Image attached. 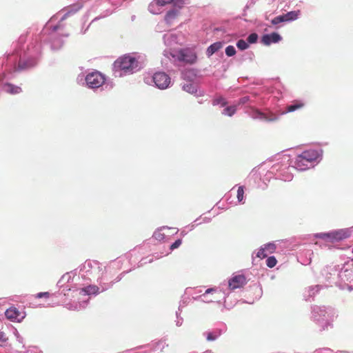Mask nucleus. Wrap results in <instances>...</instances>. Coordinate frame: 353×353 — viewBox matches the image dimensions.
I'll list each match as a JSON object with an SVG mask.
<instances>
[{"label": "nucleus", "mask_w": 353, "mask_h": 353, "mask_svg": "<svg viewBox=\"0 0 353 353\" xmlns=\"http://www.w3.org/2000/svg\"><path fill=\"white\" fill-rule=\"evenodd\" d=\"M154 1L161 7L172 3L174 7H177L179 9L190 3V0H154Z\"/></svg>", "instance_id": "nucleus-17"}, {"label": "nucleus", "mask_w": 353, "mask_h": 353, "mask_svg": "<svg viewBox=\"0 0 353 353\" xmlns=\"http://www.w3.org/2000/svg\"><path fill=\"white\" fill-rule=\"evenodd\" d=\"M255 3H256V0H249L247 2L243 11L245 12V10L247 9H249L250 8L252 7L255 4Z\"/></svg>", "instance_id": "nucleus-44"}, {"label": "nucleus", "mask_w": 353, "mask_h": 353, "mask_svg": "<svg viewBox=\"0 0 353 353\" xmlns=\"http://www.w3.org/2000/svg\"><path fill=\"white\" fill-rule=\"evenodd\" d=\"M114 87L112 80L106 79L101 72L94 70L90 72V89L94 92L109 91Z\"/></svg>", "instance_id": "nucleus-7"}, {"label": "nucleus", "mask_w": 353, "mask_h": 353, "mask_svg": "<svg viewBox=\"0 0 353 353\" xmlns=\"http://www.w3.org/2000/svg\"><path fill=\"white\" fill-rule=\"evenodd\" d=\"M302 107H303V103L299 101L293 102L292 104H290L286 107L285 111H284L282 114L294 112L296 110L301 108Z\"/></svg>", "instance_id": "nucleus-25"}, {"label": "nucleus", "mask_w": 353, "mask_h": 353, "mask_svg": "<svg viewBox=\"0 0 353 353\" xmlns=\"http://www.w3.org/2000/svg\"><path fill=\"white\" fill-rule=\"evenodd\" d=\"M183 90L194 94L196 97H201L204 95L203 91H198V87L192 83H185L182 86Z\"/></svg>", "instance_id": "nucleus-19"}, {"label": "nucleus", "mask_w": 353, "mask_h": 353, "mask_svg": "<svg viewBox=\"0 0 353 353\" xmlns=\"http://www.w3.org/2000/svg\"><path fill=\"white\" fill-rule=\"evenodd\" d=\"M340 266H328L325 268L322 271V275L325 278L327 285H335L338 287V281H339Z\"/></svg>", "instance_id": "nucleus-11"}, {"label": "nucleus", "mask_w": 353, "mask_h": 353, "mask_svg": "<svg viewBox=\"0 0 353 353\" xmlns=\"http://www.w3.org/2000/svg\"><path fill=\"white\" fill-rule=\"evenodd\" d=\"M148 10L154 14H158L161 12V6H159L154 1L150 3Z\"/></svg>", "instance_id": "nucleus-28"}, {"label": "nucleus", "mask_w": 353, "mask_h": 353, "mask_svg": "<svg viewBox=\"0 0 353 353\" xmlns=\"http://www.w3.org/2000/svg\"><path fill=\"white\" fill-rule=\"evenodd\" d=\"M274 163L268 171L267 176H274L283 181H290L293 179L292 171L295 170L293 160L288 154H278L274 158Z\"/></svg>", "instance_id": "nucleus-2"}, {"label": "nucleus", "mask_w": 353, "mask_h": 353, "mask_svg": "<svg viewBox=\"0 0 353 353\" xmlns=\"http://www.w3.org/2000/svg\"><path fill=\"white\" fill-rule=\"evenodd\" d=\"M263 247L269 253H273L276 248V246L274 243H268L263 245Z\"/></svg>", "instance_id": "nucleus-36"}, {"label": "nucleus", "mask_w": 353, "mask_h": 353, "mask_svg": "<svg viewBox=\"0 0 353 353\" xmlns=\"http://www.w3.org/2000/svg\"><path fill=\"white\" fill-rule=\"evenodd\" d=\"M338 287L341 290H353V265L340 268Z\"/></svg>", "instance_id": "nucleus-8"}, {"label": "nucleus", "mask_w": 353, "mask_h": 353, "mask_svg": "<svg viewBox=\"0 0 353 353\" xmlns=\"http://www.w3.org/2000/svg\"><path fill=\"white\" fill-rule=\"evenodd\" d=\"M227 104V101L225 99L221 97L215 98L212 101V105H220L221 107H224Z\"/></svg>", "instance_id": "nucleus-31"}, {"label": "nucleus", "mask_w": 353, "mask_h": 353, "mask_svg": "<svg viewBox=\"0 0 353 353\" xmlns=\"http://www.w3.org/2000/svg\"><path fill=\"white\" fill-rule=\"evenodd\" d=\"M179 8L175 7L166 12L164 20L168 25L171 26L179 14Z\"/></svg>", "instance_id": "nucleus-18"}, {"label": "nucleus", "mask_w": 353, "mask_h": 353, "mask_svg": "<svg viewBox=\"0 0 353 353\" xmlns=\"http://www.w3.org/2000/svg\"><path fill=\"white\" fill-rule=\"evenodd\" d=\"M111 13H112V11H110V10H108V9H107V10H105V13L104 14H103V15H100V16H99V17H95V18L92 21V22H94V21H95L98 20L99 19L103 18V17H106V16H108V15H110Z\"/></svg>", "instance_id": "nucleus-45"}, {"label": "nucleus", "mask_w": 353, "mask_h": 353, "mask_svg": "<svg viewBox=\"0 0 353 353\" xmlns=\"http://www.w3.org/2000/svg\"><path fill=\"white\" fill-rule=\"evenodd\" d=\"M3 89L6 92L12 94H19L21 92V88L20 87L16 86L11 83L5 84Z\"/></svg>", "instance_id": "nucleus-24"}, {"label": "nucleus", "mask_w": 353, "mask_h": 353, "mask_svg": "<svg viewBox=\"0 0 353 353\" xmlns=\"http://www.w3.org/2000/svg\"><path fill=\"white\" fill-rule=\"evenodd\" d=\"M164 44L167 46H172L178 43V35L176 33L168 32L163 37Z\"/></svg>", "instance_id": "nucleus-21"}, {"label": "nucleus", "mask_w": 353, "mask_h": 353, "mask_svg": "<svg viewBox=\"0 0 353 353\" xmlns=\"http://www.w3.org/2000/svg\"><path fill=\"white\" fill-rule=\"evenodd\" d=\"M225 332L226 326L225 325H222L203 332L202 333V336L208 342H213L216 341Z\"/></svg>", "instance_id": "nucleus-13"}, {"label": "nucleus", "mask_w": 353, "mask_h": 353, "mask_svg": "<svg viewBox=\"0 0 353 353\" xmlns=\"http://www.w3.org/2000/svg\"><path fill=\"white\" fill-rule=\"evenodd\" d=\"M200 292H201V290H197V292H196V293H200Z\"/></svg>", "instance_id": "nucleus-57"}, {"label": "nucleus", "mask_w": 353, "mask_h": 353, "mask_svg": "<svg viewBox=\"0 0 353 353\" xmlns=\"http://www.w3.org/2000/svg\"><path fill=\"white\" fill-rule=\"evenodd\" d=\"M313 353H334V352L329 347H323L315 350Z\"/></svg>", "instance_id": "nucleus-40"}, {"label": "nucleus", "mask_w": 353, "mask_h": 353, "mask_svg": "<svg viewBox=\"0 0 353 353\" xmlns=\"http://www.w3.org/2000/svg\"><path fill=\"white\" fill-rule=\"evenodd\" d=\"M199 219H195L194 222L196 223L199 221Z\"/></svg>", "instance_id": "nucleus-59"}, {"label": "nucleus", "mask_w": 353, "mask_h": 353, "mask_svg": "<svg viewBox=\"0 0 353 353\" xmlns=\"http://www.w3.org/2000/svg\"><path fill=\"white\" fill-rule=\"evenodd\" d=\"M236 198L238 203L240 204H243L245 203L244 200V186L239 185L238 187Z\"/></svg>", "instance_id": "nucleus-27"}, {"label": "nucleus", "mask_w": 353, "mask_h": 353, "mask_svg": "<svg viewBox=\"0 0 353 353\" xmlns=\"http://www.w3.org/2000/svg\"><path fill=\"white\" fill-rule=\"evenodd\" d=\"M68 14H65V15L61 18V21H60V22H59V23L58 25H57V26H52V27L51 28H52V30L53 32H56V31H57L59 29H60V28H61V22L63 19H65V17H66V16H67Z\"/></svg>", "instance_id": "nucleus-43"}, {"label": "nucleus", "mask_w": 353, "mask_h": 353, "mask_svg": "<svg viewBox=\"0 0 353 353\" xmlns=\"http://www.w3.org/2000/svg\"><path fill=\"white\" fill-rule=\"evenodd\" d=\"M313 236L316 239H321L326 242L334 243L349 237L350 232L347 229H340L328 232L315 233Z\"/></svg>", "instance_id": "nucleus-9"}, {"label": "nucleus", "mask_w": 353, "mask_h": 353, "mask_svg": "<svg viewBox=\"0 0 353 353\" xmlns=\"http://www.w3.org/2000/svg\"><path fill=\"white\" fill-rule=\"evenodd\" d=\"M181 234H182L183 236H184V235H185V234H186V232H185L184 230H183V231H181Z\"/></svg>", "instance_id": "nucleus-55"}, {"label": "nucleus", "mask_w": 353, "mask_h": 353, "mask_svg": "<svg viewBox=\"0 0 353 353\" xmlns=\"http://www.w3.org/2000/svg\"><path fill=\"white\" fill-rule=\"evenodd\" d=\"M223 47V43L221 41L215 42L211 44L206 50V55L210 57L214 53L217 52Z\"/></svg>", "instance_id": "nucleus-22"}, {"label": "nucleus", "mask_w": 353, "mask_h": 353, "mask_svg": "<svg viewBox=\"0 0 353 353\" xmlns=\"http://www.w3.org/2000/svg\"><path fill=\"white\" fill-rule=\"evenodd\" d=\"M258 34L255 32L254 33H251L250 34L248 35V38H247V41L248 42V43H256L257 40H258Z\"/></svg>", "instance_id": "nucleus-35"}, {"label": "nucleus", "mask_w": 353, "mask_h": 353, "mask_svg": "<svg viewBox=\"0 0 353 353\" xmlns=\"http://www.w3.org/2000/svg\"><path fill=\"white\" fill-rule=\"evenodd\" d=\"M277 261L274 256L268 257L266 260V265L268 268H272L276 265Z\"/></svg>", "instance_id": "nucleus-34"}, {"label": "nucleus", "mask_w": 353, "mask_h": 353, "mask_svg": "<svg viewBox=\"0 0 353 353\" xmlns=\"http://www.w3.org/2000/svg\"><path fill=\"white\" fill-rule=\"evenodd\" d=\"M165 227H163L162 228L155 231L153 234V237L155 239H157V241H163L165 239V234L161 232V230L165 229Z\"/></svg>", "instance_id": "nucleus-32"}, {"label": "nucleus", "mask_w": 353, "mask_h": 353, "mask_svg": "<svg viewBox=\"0 0 353 353\" xmlns=\"http://www.w3.org/2000/svg\"><path fill=\"white\" fill-rule=\"evenodd\" d=\"M283 22H286L283 14H281V15H279V16H276V17H275L274 18H273L271 20V23L273 26H277L279 23H283Z\"/></svg>", "instance_id": "nucleus-30"}, {"label": "nucleus", "mask_w": 353, "mask_h": 353, "mask_svg": "<svg viewBox=\"0 0 353 353\" xmlns=\"http://www.w3.org/2000/svg\"><path fill=\"white\" fill-rule=\"evenodd\" d=\"M247 283V280L243 274H237L233 276L228 281V285L222 283L219 287L207 289L205 292L197 296H194V300L201 301L204 303L222 301L226 305V299L229 296L230 291L243 287Z\"/></svg>", "instance_id": "nucleus-1"}, {"label": "nucleus", "mask_w": 353, "mask_h": 353, "mask_svg": "<svg viewBox=\"0 0 353 353\" xmlns=\"http://www.w3.org/2000/svg\"><path fill=\"white\" fill-rule=\"evenodd\" d=\"M88 290L86 288H82L79 292L80 294L86 295L88 294Z\"/></svg>", "instance_id": "nucleus-49"}, {"label": "nucleus", "mask_w": 353, "mask_h": 353, "mask_svg": "<svg viewBox=\"0 0 353 353\" xmlns=\"http://www.w3.org/2000/svg\"><path fill=\"white\" fill-rule=\"evenodd\" d=\"M132 253H129L126 255V259H129V260L130 261L131 260V258H130V256H132Z\"/></svg>", "instance_id": "nucleus-52"}, {"label": "nucleus", "mask_w": 353, "mask_h": 353, "mask_svg": "<svg viewBox=\"0 0 353 353\" xmlns=\"http://www.w3.org/2000/svg\"><path fill=\"white\" fill-rule=\"evenodd\" d=\"M182 243V240L179 239L177 240H176L170 246V250L172 251V250H174V249H176L178 248Z\"/></svg>", "instance_id": "nucleus-41"}, {"label": "nucleus", "mask_w": 353, "mask_h": 353, "mask_svg": "<svg viewBox=\"0 0 353 353\" xmlns=\"http://www.w3.org/2000/svg\"><path fill=\"white\" fill-rule=\"evenodd\" d=\"M85 83L88 85V74L85 76Z\"/></svg>", "instance_id": "nucleus-53"}, {"label": "nucleus", "mask_w": 353, "mask_h": 353, "mask_svg": "<svg viewBox=\"0 0 353 353\" xmlns=\"http://www.w3.org/2000/svg\"><path fill=\"white\" fill-rule=\"evenodd\" d=\"M300 13V10H298L288 12L286 14H283V15L285 17L286 22H292L296 20L299 18Z\"/></svg>", "instance_id": "nucleus-23"}, {"label": "nucleus", "mask_w": 353, "mask_h": 353, "mask_svg": "<svg viewBox=\"0 0 353 353\" xmlns=\"http://www.w3.org/2000/svg\"><path fill=\"white\" fill-rule=\"evenodd\" d=\"M336 316V310L331 306L314 305L311 307V319L322 331L332 327V322Z\"/></svg>", "instance_id": "nucleus-5"}, {"label": "nucleus", "mask_w": 353, "mask_h": 353, "mask_svg": "<svg viewBox=\"0 0 353 353\" xmlns=\"http://www.w3.org/2000/svg\"><path fill=\"white\" fill-rule=\"evenodd\" d=\"M236 46L239 50H244L249 48V43L243 39H239L236 42Z\"/></svg>", "instance_id": "nucleus-33"}, {"label": "nucleus", "mask_w": 353, "mask_h": 353, "mask_svg": "<svg viewBox=\"0 0 353 353\" xmlns=\"http://www.w3.org/2000/svg\"><path fill=\"white\" fill-rule=\"evenodd\" d=\"M199 103L201 104V103H203V101L202 100L199 101Z\"/></svg>", "instance_id": "nucleus-58"}, {"label": "nucleus", "mask_w": 353, "mask_h": 353, "mask_svg": "<svg viewBox=\"0 0 353 353\" xmlns=\"http://www.w3.org/2000/svg\"><path fill=\"white\" fill-rule=\"evenodd\" d=\"M265 249L263 246H261L258 252L256 254V257L260 258V259H264L267 257V254L265 253Z\"/></svg>", "instance_id": "nucleus-38"}, {"label": "nucleus", "mask_w": 353, "mask_h": 353, "mask_svg": "<svg viewBox=\"0 0 353 353\" xmlns=\"http://www.w3.org/2000/svg\"><path fill=\"white\" fill-rule=\"evenodd\" d=\"M19 67L20 68V69H23V67H21L20 64L19 65Z\"/></svg>", "instance_id": "nucleus-60"}, {"label": "nucleus", "mask_w": 353, "mask_h": 353, "mask_svg": "<svg viewBox=\"0 0 353 353\" xmlns=\"http://www.w3.org/2000/svg\"><path fill=\"white\" fill-rule=\"evenodd\" d=\"M185 305V302L180 303L178 310L176 312V320L175 321L176 325L177 327H180L182 325L183 322V319L180 316L181 312L182 311V307Z\"/></svg>", "instance_id": "nucleus-26"}, {"label": "nucleus", "mask_w": 353, "mask_h": 353, "mask_svg": "<svg viewBox=\"0 0 353 353\" xmlns=\"http://www.w3.org/2000/svg\"><path fill=\"white\" fill-rule=\"evenodd\" d=\"M172 55L179 61L188 63H194L197 59L196 52L191 48L180 49L175 51Z\"/></svg>", "instance_id": "nucleus-10"}, {"label": "nucleus", "mask_w": 353, "mask_h": 353, "mask_svg": "<svg viewBox=\"0 0 353 353\" xmlns=\"http://www.w3.org/2000/svg\"><path fill=\"white\" fill-rule=\"evenodd\" d=\"M129 271H124L120 274L114 281L109 282V279L104 275L103 266L97 261H90V274L97 276L98 285L90 284V296L97 295L110 288L113 283L121 280L123 275Z\"/></svg>", "instance_id": "nucleus-4"}, {"label": "nucleus", "mask_w": 353, "mask_h": 353, "mask_svg": "<svg viewBox=\"0 0 353 353\" xmlns=\"http://www.w3.org/2000/svg\"><path fill=\"white\" fill-rule=\"evenodd\" d=\"M122 263V259H119L118 260L113 261L110 265L109 266V269H119L121 268V264Z\"/></svg>", "instance_id": "nucleus-39"}, {"label": "nucleus", "mask_w": 353, "mask_h": 353, "mask_svg": "<svg viewBox=\"0 0 353 353\" xmlns=\"http://www.w3.org/2000/svg\"><path fill=\"white\" fill-rule=\"evenodd\" d=\"M253 119H260L265 121L273 122L279 119V115L268 111L266 112H261L259 110H253L251 114Z\"/></svg>", "instance_id": "nucleus-14"}, {"label": "nucleus", "mask_w": 353, "mask_h": 353, "mask_svg": "<svg viewBox=\"0 0 353 353\" xmlns=\"http://www.w3.org/2000/svg\"><path fill=\"white\" fill-rule=\"evenodd\" d=\"M190 290H191V288H186L185 293H189Z\"/></svg>", "instance_id": "nucleus-56"}, {"label": "nucleus", "mask_w": 353, "mask_h": 353, "mask_svg": "<svg viewBox=\"0 0 353 353\" xmlns=\"http://www.w3.org/2000/svg\"><path fill=\"white\" fill-rule=\"evenodd\" d=\"M36 297L38 298V299L43 298V297L49 298L50 297V293L48 292H39V293L37 294Z\"/></svg>", "instance_id": "nucleus-46"}, {"label": "nucleus", "mask_w": 353, "mask_h": 353, "mask_svg": "<svg viewBox=\"0 0 353 353\" xmlns=\"http://www.w3.org/2000/svg\"><path fill=\"white\" fill-rule=\"evenodd\" d=\"M282 40V37L277 32L265 34L261 37V42L265 46H270L272 43H277Z\"/></svg>", "instance_id": "nucleus-16"}, {"label": "nucleus", "mask_w": 353, "mask_h": 353, "mask_svg": "<svg viewBox=\"0 0 353 353\" xmlns=\"http://www.w3.org/2000/svg\"><path fill=\"white\" fill-rule=\"evenodd\" d=\"M323 153V150L321 148L304 150L293 161L295 170L305 171L314 168L321 161Z\"/></svg>", "instance_id": "nucleus-6"}, {"label": "nucleus", "mask_w": 353, "mask_h": 353, "mask_svg": "<svg viewBox=\"0 0 353 353\" xmlns=\"http://www.w3.org/2000/svg\"><path fill=\"white\" fill-rule=\"evenodd\" d=\"M5 315L8 319L17 322H21L25 318V314L19 312L14 307H11L6 310Z\"/></svg>", "instance_id": "nucleus-15"}, {"label": "nucleus", "mask_w": 353, "mask_h": 353, "mask_svg": "<svg viewBox=\"0 0 353 353\" xmlns=\"http://www.w3.org/2000/svg\"><path fill=\"white\" fill-rule=\"evenodd\" d=\"M188 227H190V230H192L194 228L195 225L192 224L191 225H189Z\"/></svg>", "instance_id": "nucleus-54"}, {"label": "nucleus", "mask_w": 353, "mask_h": 353, "mask_svg": "<svg viewBox=\"0 0 353 353\" xmlns=\"http://www.w3.org/2000/svg\"><path fill=\"white\" fill-rule=\"evenodd\" d=\"M321 289V285H316L314 286H310L307 289L305 290L303 294V296L305 301H310L316 294H317L320 290Z\"/></svg>", "instance_id": "nucleus-20"}, {"label": "nucleus", "mask_w": 353, "mask_h": 353, "mask_svg": "<svg viewBox=\"0 0 353 353\" xmlns=\"http://www.w3.org/2000/svg\"><path fill=\"white\" fill-rule=\"evenodd\" d=\"M152 261H153V259H150L148 261H146V259H142L141 261H140L141 264L139 265L138 266L140 267V266L143 265V264H145L147 263H151V262H152Z\"/></svg>", "instance_id": "nucleus-48"}, {"label": "nucleus", "mask_w": 353, "mask_h": 353, "mask_svg": "<svg viewBox=\"0 0 353 353\" xmlns=\"http://www.w3.org/2000/svg\"><path fill=\"white\" fill-rule=\"evenodd\" d=\"M152 81L157 88L160 90H165L172 85V81L170 76L164 72H157L152 76Z\"/></svg>", "instance_id": "nucleus-12"}, {"label": "nucleus", "mask_w": 353, "mask_h": 353, "mask_svg": "<svg viewBox=\"0 0 353 353\" xmlns=\"http://www.w3.org/2000/svg\"><path fill=\"white\" fill-rule=\"evenodd\" d=\"M8 338L7 337L6 334L3 332H0V341L5 343L8 341Z\"/></svg>", "instance_id": "nucleus-47"}, {"label": "nucleus", "mask_w": 353, "mask_h": 353, "mask_svg": "<svg viewBox=\"0 0 353 353\" xmlns=\"http://www.w3.org/2000/svg\"><path fill=\"white\" fill-rule=\"evenodd\" d=\"M210 221H211L210 218L204 217L203 219V222H204V223H209V222H210Z\"/></svg>", "instance_id": "nucleus-50"}, {"label": "nucleus", "mask_w": 353, "mask_h": 353, "mask_svg": "<svg viewBox=\"0 0 353 353\" xmlns=\"http://www.w3.org/2000/svg\"><path fill=\"white\" fill-rule=\"evenodd\" d=\"M236 112V107L234 105L228 106L222 111V114L228 117L233 116Z\"/></svg>", "instance_id": "nucleus-29"}, {"label": "nucleus", "mask_w": 353, "mask_h": 353, "mask_svg": "<svg viewBox=\"0 0 353 353\" xmlns=\"http://www.w3.org/2000/svg\"><path fill=\"white\" fill-rule=\"evenodd\" d=\"M143 61L144 58L140 55L125 54L114 62V75L121 77L135 73L143 67Z\"/></svg>", "instance_id": "nucleus-3"}, {"label": "nucleus", "mask_w": 353, "mask_h": 353, "mask_svg": "<svg viewBox=\"0 0 353 353\" xmlns=\"http://www.w3.org/2000/svg\"><path fill=\"white\" fill-rule=\"evenodd\" d=\"M156 30L158 31V32H161V24L160 23H159L157 26Z\"/></svg>", "instance_id": "nucleus-51"}, {"label": "nucleus", "mask_w": 353, "mask_h": 353, "mask_svg": "<svg viewBox=\"0 0 353 353\" xmlns=\"http://www.w3.org/2000/svg\"><path fill=\"white\" fill-rule=\"evenodd\" d=\"M225 52L228 57H232L236 54V50L233 46H227Z\"/></svg>", "instance_id": "nucleus-37"}, {"label": "nucleus", "mask_w": 353, "mask_h": 353, "mask_svg": "<svg viewBox=\"0 0 353 353\" xmlns=\"http://www.w3.org/2000/svg\"><path fill=\"white\" fill-rule=\"evenodd\" d=\"M250 101V97L249 96H245L239 99L238 104L239 105H244Z\"/></svg>", "instance_id": "nucleus-42"}]
</instances>
